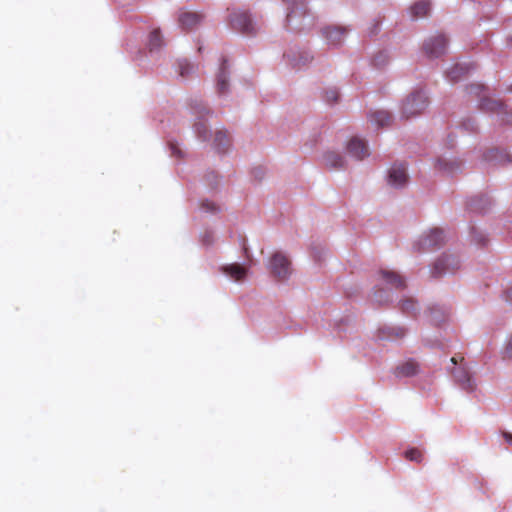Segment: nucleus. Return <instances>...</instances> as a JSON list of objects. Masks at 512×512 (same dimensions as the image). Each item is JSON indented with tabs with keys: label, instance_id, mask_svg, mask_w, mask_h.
Segmentation results:
<instances>
[{
	"label": "nucleus",
	"instance_id": "obj_1",
	"mask_svg": "<svg viewBox=\"0 0 512 512\" xmlns=\"http://www.w3.org/2000/svg\"><path fill=\"white\" fill-rule=\"evenodd\" d=\"M428 106V98L422 92L411 94L404 101L402 114L406 119L420 115Z\"/></svg>",
	"mask_w": 512,
	"mask_h": 512
},
{
	"label": "nucleus",
	"instance_id": "obj_2",
	"mask_svg": "<svg viewBox=\"0 0 512 512\" xmlns=\"http://www.w3.org/2000/svg\"><path fill=\"white\" fill-rule=\"evenodd\" d=\"M460 267L458 257L454 255L444 254L439 257L433 264L431 274L433 277H441L447 273H453Z\"/></svg>",
	"mask_w": 512,
	"mask_h": 512
},
{
	"label": "nucleus",
	"instance_id": "obj_3",
	"mask_svg": "<svg viewBox=\"0 0 512 512\" xmlns=\"http://www.w3.org/2000/svg\"><path fill=\"white\" fill-rule=\"evenodd\" d=\"M270 271L279 280L286 279L290 274V261L282 253H275L270 260Z\"/></svg>",
	"mask_w": 512,
	"mask_h": 512
},
{
	"label": "nucleus",
	"instance_id": "obj_4",
	"mask_svg": "<svg viewBox=\"0 0 512 512\" xmlns=\"http://www.w3.org/2000/svg\"><path fill=\"white\" fill-rule=\"evenodd\" d=\"M447 39L444 35L438 34L429 38L423 45V50L429 58H438L446 52Z\"/></svg>",
	"mask_w": 512,
	"mask_h": 512
},
{
	"label": "nucleus",
	"instance_id": "obj_5",
	"mask_svg": "<svg viewBox=\"0 0 512 512\" xmlns=\"http://www.w3.org/2000/svg\"><path fill=\"white\" fill-rule=\"evenodd\" d=\"M231 26L245 35H253L255 33L252 20L244 11H237L231 15Z\"/></svg>",
	"mask_w": 512,
	"mask_h": 512
},
{
	"label": "nucleus",
	"instance_id": "obj_6",
	"mask_svg": "<svg viewBox=\"0 0 512 512\" xmlns=\"http://www.w3.org/2000/svg\"><path fill=\"white\" fill-rule=\"evenodd\" d=\"M347 29L341 26H327L321 31L326 43L330 46H339L344 41Z\"/></svg>",
	"mask_w": 512,
	"mask_h": 512
},
{
	"label": "nucleus",
	"instance_id": "obj_7",
	"mask_svg": "<svg viewBox=\"0 0 512 512\" xmlns=\"http://www.w3.org/2000/svg\"><path fill=\"white\" fill-rule=\"evenodd\" d=\"M445 242V234L442 229L433 228L421 239L423 250L439 248Z\"/></svg>",
	"mask_w": 512,
	"mask_h": 512
},
{
	"label": "nucleus",
	"instance_id": "obj_8",
	"mask_svg": "<svg viewBox=\"0 0 512 512\" xmlns=\"http://www.w3.org/2000/svg\"><path fill=\"white\" fill-rule=\"evenodd\" d=\"M347 153L356 160H363L369 156V149L366 142L360 138H352L346 147Z\"/></svg>",
	"mask_w": 512,
	"mask_h": 512
},
{
	"label": "nucleus",
	"instance_id": "obj_9",
	"mask_svg": "<svg viewBox=\"0 0 512 512\" xmlns=\"http://www.w3.org/2000/svg\"><path fill=\"white\" fill-rule=\"evenodd\" d=\"M408 175L406 166L403 164H395L389 170L388 182L395 187H401L406 184Z\"/></svg>",
	"mask_w": 512,
	"mask_h": 512
},
{
	"label": "nucleus",
	"instance_id": "obj_10",
	"mask_svg": "<svg viewBox=\"0 0 512 512\" xmlns=\"http://www.w3.org/2000/svg\"><path fill=\"white\" fill-rule=\"evenodd\" d=\"M202 20V15L196 12L183 11L179 14V24L184 30H191Z\"/></svg>",
	"mask_w": 512,
	"mask_h": 512
},
{
	"label": "nucleus",
	"instance_id": "obj_11",
	"mask_svg": "<svg viewBox=\"0 0 512 512\" xmlns=\"http://www.w3.org/2000/svg\"><path fill=\"white\" fill-rule=\"evenodd\" d=\"M453 377L456 382L466 391H473L475 384L471 379V376L465 368H458L452 371Z\"/></svg>",
	"mask_w": 512,
	"mask_h": 512
},
{
	"label": "nucleus",
	"instance_id": "obj_12",
	"mask_svg": "<svg viewBox=\"0 0 512 512\" xmlns=\"http://www.w3.org/2000/svg\"><path fill=\"white\" fill-rule=\"evenodd\" d=\"M380 275L386 284L395 289H404L406 287L405 279L395 271L381 270Z\"/></svg>",
	"mask_w": 512,
	"mask_h": 512
},
{
	"label": "nucleus",
	"instance_id": "obj_13",
	"mask_svg": "<svg viewBox=\"0 0 512 512\" xmlns=\"http://www.w3.org/2000/svg\"><path fill=\"white\" fill-rule=\"evenodd\" d=\"M221 271L235 281H241L247 275V269L238 263L224 265L221 267Z\"/></svg>",
	"mask_w": 512,
	"mask_h": 512
},
{
	"label": "nucleus",
	"instance_id": "obj_14",
	"mask_svg": "<svg viewBox=\"0 0 512 512\" xmlns=\"http://www.w3.org/2000/svg\"><path fill=\"white\" fill-rule=\"evenodd\" d=\"M323 160L325 166L332 169L344 168L346 163L344 158L340 154L333 151L325 153L323 156Z\"/></svg>",
	"mask_w": 512,
	"mask_h": 512
},
{
	"label": "nucleus",
	"instance_id": "obj_15",
	"mask_svg": "<svg viewBox=\"0 0 512 512\" xmlns=\"http://www.w3.org/2000/svg\"><path fill=\"white\" fill-rule=\"evenodd\" d=\"M471 69L468 65H462V64H455L447 71V78L452 82L455 83L459 81L461 78L466 76Z\"/></svg>",
	"mask_w": 512,
	"mask_h": 512
},
{
	"label": "nucleus",
	"instance_id": "obj_16",
	"mask_svg": "<svg viewBox=\"0 0 512 512\" xmlns=\"http://www.w3.org/2000/svg\"><path fill=\"white\" fill-rule=\"evenodd\" d=\"M228 89V73H227V60H223L219 72L217 74V91L223 94Z\"/></svg>",
	"mask_w": 512,
	"mask_h": 512
},
{
	"label": "nucleus",
	"instance_id": "obj_17",
	"mask_svg": "<svg viewBox=\"0 0 512 512\" xmlns=\"http://www.w3.org/2000/svg\"><path fill=\"white\" fill-rule=\"evenodd\" d=\"M480 106L485 111H495L498 113H506V105L500 101L482 97Z\"/></svg>",
	"mask_w": 512,
	"mask_h": 512
},
{
	"label": "nucleus",
	"instance_id": "obj_18",
	"mask_svg": "<svg viewBox=\"0 0 512 512\" xmlns=\"http://www.w3.org/2000/svg\"><path fill=\"white\" fill-rule=\"evenodd\" d=\"M417 371L418 364L413 360H409L396 368V375L399 377H409L415 375Z\"/></svg>",
	"mask_w": 512,
	"mask_h": 512
},
{
	"label": "nucleus",
	"instance_id": "obj_19",
	"mask_svg": "<svg viewBox=\"0 0 512 512\" xmlns=\"http://www.w3.org/2000/svg\"><path fill=\"white\" fill-rule=\"evenodd\" d=\"M412 18L417 19L420 17H425L428 15L430 11V3L427 1H419L416 2L410 9Z\"/></svg>",
	"mask_w": 512,
	"mask_h": 512
},
{
	"label": "nucleus",
	"instance_id": "obj_20",
	"mask_svg": "<svg viewBox=\"0 0 512 512\" xmlns=\"http://www.w3.org/2000/svg\"><path fill=\"white\" fill-rule=\"evenodd\" d=\"M370 119L378 127H385L390 124L392 117L389 112L381 110L372 113Z\"/></svg>",
	"mask_w": 512,
	"mask_h": 512
},
{
	"label": "nucleus",
	"instance_id": "obj_21",
	"mask_svg": "<svg viewBox=\"0 0 512 512\" xmlns=\"http://www.w3.org/2000/svg\"><path fill=\"white\" fill-rule=\"evenodd\" d=\"M148 45L151 51L163 46V38L159 29H155L150 33Z\"/></svg>",
	"mask_w": 512,
	"mask_h": 512
},
{
	"label": "nucleus",
	"instance_id": "obj_22",
	"mask_svg": "<svg viewBox=\"0 0 512 512\" xmlns=\"http://www.w3.org/2000/svg\"><path fill=\"white\" fill-rule=\"evenodd\" d=\"M229 142L228 135L225 131H217L214 137V144L219 151H224Z\"/></svg>",
	"mask_w": 512,
	"mask_h": 512
},
{
	"label": "nucleus",
	"instance_id": "obj_23",
	"mask_svg": "<svg viewBox=\"0 0 512 512\" xmlns=\"http://www.w3.org/2000/svg\"><path fill=\"white\" fill-rule=\"evenodd\" d=\"M284 2L287 3L288 9H289V12L287 13V16H286V22L288 25H290L293 21L294 15L298 11L297 2H296V0H284Z\"/></svg>",
	"mask_w": 512,
	"mask_h": 512
},
{
	"label": "nucleus",
	"instance_id": "obj_24",
	"mask_svg": "<svg viewBox=\"0 0 512 512\" xmlns=\"http://www.w3.org/2000/svg\"><path fill=\"white\" fill-rule=\"evenodd\" d=\"M406 459L420 463L423 460V453L417 448H411L405 452Z\"/></svg>",
	"mask_w": 512,
	"mask_h": 512
},
{
	"label": "nucleus",
	"instance_id": "obj_25",
	"mask_svg": "<svg viewBox=\"0 0 512 512\" xmlns=\"http://www.w3.org/2000/svg\"><path fill=\"white\" fill-rule=\"evenodd\" d=\"M416 302L412 298L404 299L400 303L401 310L404 313L411 314L416 309Z\"/></svg>",
	"mask_w": 512,
	"mask_h": 512
},
{
	"label": "nucleus",
	"instance_id": "obj_26",
	"mask_svg": "<svg viewBox=\"0 0 512 512\" xmlns=\"http://www.w3.org/2000/svg\"><path fill=\"white\" fill-rule=\"evenodd\" d=\"M178 68L180 76L186 77L192 71L193 66L187 60H182L178 62Z\"/></svg>",
	"mask_w": 512,
	"mask_h": 512
},
{
	"label": "nucleus",
	"instance_id": "obj_27",
	"mask_svg": "<svg viewBox=\"0 0 512 512\" xmlns=\"http://www.w3.org/2000/svg\"><path fill=\"white\" fill-rule=\"evenodd\" d=\"M339 93L336 89H329L325 91L324 99L327 103L332 104L337 102Z\"/></svg>",
	"mask_w": 512,
	"mask_h": 512
},
{
	"label": "nucleus",
	"instance_id": "obj_28",
	"mask_svg": "<svg viewBox=\"0 0 512 512\" xmlns=\"http://www.w3.org/2000/svg\"><path fill=\"white\" fill-rule=\"evenodd\" d=\"M195 131L199 138L206 140L207 139V128L205 123L199 121L195 124Z\"/></svg>",
	"mask_w": 512,
	"mask_h": 512
},
{
	"label": "nucleus",
	"instance_id": "obj_29",
	"mask_svg": "<svg viewBox=\"0 0 512 512\" xmlns=\"http://www.w3.org/2000/svg\"><path fill=\"white\" fill-rule=\"evenodd\" d=\"M405 335V329L403 328H391L388 337L390 338H402Z\"/></svg>",
	"mask_w": 512,
	"mask_h": 512
},
{
	"label": "nucleus",
	"instance_id": "obj_30",
	"mask_svg": "<svg viewBox=\"0 0 512 512\" xmlns=\"http://www.w3.org/2000/svg\"><path fill=\"white\" fill-rule=\"evenodd\" d=\"M201 207L208 212H216L218 210V207L210 201H203Z\"/></svg>",
	"mask_w": 512,
	"mask_h": 512
},
{
	"label": "nucleus",
	"instance_id": "obj_31",
	"mask_svg": "<svg viewBox=\"0 0 512 512\" xmlns=\"http://www.w3.org/2000/svg\"><path fill=\"white\" fill-rule=\"evenodd\" d=\"M485 90V87L480 84H473L469 87V92L476 95H481V93H483Z\"/></svg>",
	"mask_w": 512,
	"mask_h": 512
},
{
	"label": "nucleus",
	"instance_id": "obj_32",
	"mask_svg": "<svg viewBox=\"0 0 512 512\" xmlns=\"http://www.w3.org/2000/svg\"><path fill=\"white\" fill-rule=\"evenodd\" d=\"M503 357L505 359H512V336L510 337L505 350L503 352Z\"/></svg>",
	"mask_w": 512,
	"mask_h": 512
},
{
	"label": "nucleus",
	"instance_id": "obj_33",
	"mask_svg": "<svg viewBox=\"0 0 512 512\" xmlns=\"http://www.w3.org/2000/svg\"><path fill=\"white\" fill-rule=\"evenodd\" d=\"M312 59L311 56H309L308 54L305 55V57H301L296 63H294V66H301V65H305L306 63H308L310 60Z\"/></svg>",
	"mask_w": 512,
	"mask_h": 512
},
{
	"label": "nucleus",
	"instance_id": "obj_34",
	"mask_svg": "<svg viewBox=\"0 0 512 512\" xmlns=\"http://www.w3.org/2000/svg\"><path fill=\"white\" fill-rule=\"evenodd\" d=\"M191 108L195 113L201 114L206 108L201 103H196L195 106L191 104Z\"/></svg>",
	"mask_w": 512,
	"mask_h": 512
},
{
	"label": "nucleus",
	"instance_id": "obj_35",
	"mask_svg": "<svg viewBox=\"0 0 512 512\" xmlns=\"http://www.w3.org/2000/svg\"><path fill=\"white\" fill-rule=\"evenodd\" d=\"M437 166L439 167V169L441 170H446V171H452V168H449L448 167V163H446L445 160H438L437 161Z\"/></svg>",
	"mask_w": 512,
	"mask_h": 512
},
{
	"label": "nucleus",
	"instance_id": "obj_36",
	"mask_svg": "<svg viewBox=\"0 0 512 512\" xmlns=\"http://www.w3.org/2000/svg\"><path fill=\"white\" fill-rule=\"evenodd\" d=\"M503 437H504L505 441H506L508 444L512 445V434H511V433H509V432H503Z\"/></svg>",
	"mask_w": 512,
	"mask_h": 512
},
{
	"label": "nucleus",
	"instance_id": "obj_37",
	"mask_svg": "<svg viewBox=\"0 0 512 512\" xmlns=\"http://www.w3.org/2000/svg\"><path fill=\"white\" fill-rule=\"evenodd\" d=\"M506 299L512 302V286L506 291Z\"/></svg>",
	"mask_w": 512,
	"mask_h": 512
},
{
	"label": "nucleus",
	"instance_id": "obj_38",
	"mask_svg": "<svg viewBox=\"0 0 512 512\" xmlns=\"http://www.w3.org/2000/svg\"><path fill=\"white\" fill-rule=\"evenodd\" d=\"M203 242L205 244H210L212 242V237L211 236H207L203 239Z\"/></svg>",
	"mask_w": 512,
	"mask_h": 512
},
{
	"label": "nucleus",
	"instance_id": "obj_39",
	"mask_svg": "<svg viewBox=\"0 0 512 512\" xmlns=\"http://www.w3.org/2000/svg\"><path fill=\"white\" fill-rule=\"evenodd\" d=\"M451 362H452L454 365H456V364L458 363V359H457V357H455V356H454V357H452V358H451Z\"/></svg>",
	"mask_w": 512,
	"mask_h": 512
},
{
	"label": "nucleus",
	"instance_id": "obj_40",
	"mask_svg": "<svg viewBox=\"0 0 512 512\" xmlns=\"http://www.w3.org/2000/svg\"><path fill=\"white\" fill-rule=\"evenodd\" d=\"M244 252H245L246 257L248 258V257H249V255H248V249H247L246 247H244Z\"/></svg>",
	"mask_w": 512,
	"mask_h": 512
}]
</instances>
